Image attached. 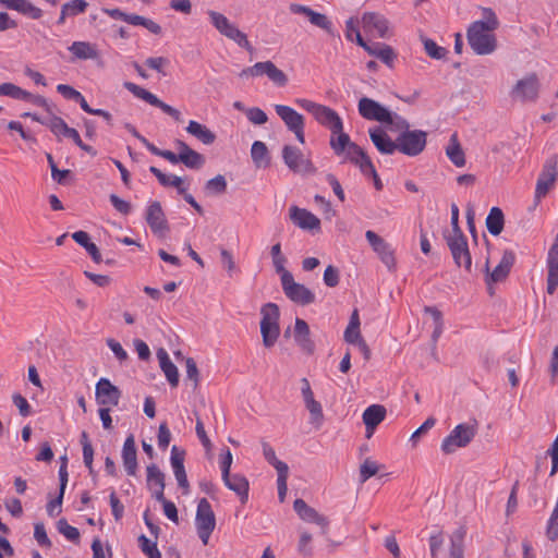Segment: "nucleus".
Here are the masks:
<instances>
[{"instance_id":"nucleus-1","label":"nucleus","mask_w":558,"mask_h":558,"mask_svg":"<svg viewBox=\"0 0 558 558\" xmlns=\"http://www.w3.org/2000/svg\"><path fill=\"white\" fill-rule=\"evenodd\" d=\"M498 27V20L489 10L487 21H475L468 28V43L472 50L480 56L490 54L496 50V37L493 32Z\"/></svg>"},{"instance_id":"nucleus-2","label":"nucleus","mask_w":558,"mask_h":558,"mask_svg":"<svg viewBox=\"0 0 558 558\" xmlns=\"http://www.w3.org/2000/svg\"><path fill=\"white\" fill-rule=\"evenodd\" d=\"M294 101L302 109L310 112L320 125L327 128L331 132V136L344 134L342 119L330 107L305 98H296Z\"/></svg>"},{"instance_id":"nucleus-3","label":"nucleus","mask_w":558,"mask_h":558,"mask_svg":"<svg viewBox=\"0 0 558 558\" xmlns=\"http://www.w3.org/2000/svg\"><path fill=\"white\" fill-rule=\"evenodd\" d=\"M260 333L263 338V344L266 348H272L280 336L279 307L275 303H267L260 308Z\"/></svg>"},{"instance_id":"nucleus-4","label":"nucleus","mask_w":558,"mask_h":558,"mask_svg":"<svg viewBox=\"0 0 558 558\" xmlns=\"http://www.w3.org/2000/svg\"><path fill=\"white\" fill-rule=\"evenodd\" d=\"M208 16L210 19L211 24L214 27L225 37L228 39L234 41L238 46L241 48H244L248 52H253V47L250 44L246 34H244L242 31H240L233 23L230 22V20L223 15L222 13H219L217 11H208Z\"/></svg>"},{"instance_id":"nucleus-5","label":"nucleus","mask_w":558,"mask_h":558,"mask_svg":"<svg viewBox=\"0 0 558 558\" xmlns=\"http://www.w3.org/2000/svg\"><path fill=\"white\" fill-rule=\"evenodd\" d=\"M195 524L198 537L204 545H207L208 539L216 527V517L211 505L206 498H202L198 501Z\"/></svg>"},{"instance_id":"nucleus-6","label":"nucleus","mask_w":558,"mask_h":558,"mask_svg":"<svg viewBox=\"0 0 558 558\" xmlns=\"http://www.w3.org/2000/svg\"><path fill=\"white\" fill-rule=\"evenodd\" d=\"M476 435V427L469 424L457 425L442 440L441 450L446 454L454 452L458 448L466 447Z\"/></svg>"},{"instance_id":"nucleus-7","label":"nucleus","mask_w":558,"mask_h":558,"mask_svg":"<svg viewBox=\"0 0 558 558\" xmlns=\"http://www.w3.org/2000/svg\"><path fill=\"white\" fill-rule=\"evenodd\" d=\"M427 142V133L422 130L405 131L397 137L398 150L407 156L420 155Z\"/></svg>"},{"instance_id":"nucleus-8","label":"nucleus","mask_w":558,"mask_h":558,"mask_svg":"<svg viewBox=\"0 0 558 558\" xmlns=\"http://www.w3.org/2000/svg\"><path fill=\"white\" fill-rule=\"evenodd\" d=\"M276 113L283 121L287 129L295 135L301 144L305 143V120L304 117L293 108L286 105H275Z\"/></svg>"},{"instance_id":"nucleus-9","label":"nucleus","mask_w":558,"mask_h":558,"mask_svg":"<svg viewBox=\"0 0 558 558\" xmlns=\"http://www.w3.org/2000/svg\"><path fill=\"white\" fill-rule=\"evenodd\" d=\"M123 86L125 89H128L130 93H132L136 98H140V99L146 101L147 104L161 109L165 113L172 117L177 122L182 121L181 112L179 110H177L175 108L163 102L162 100H160L156 95H154L149 90H147L132 82H124Z\"/></svg>"},{"instance_id":"nucleus-10","label":"nucleus","mask_w":558,"mask_h":558,"mask_svg":"<svg viewBox=\"0 0 558 558\" xmlns=\"http://www.w3.org/2000/svg\"><path fill=\"white\" fill-rule=\"evenodd\" d=\"M558 177V157H549L539 173L535 187V198L542 199L547 195L549 190L554 186Z\"/></svg>"},{"instance_id":"nucleus-11","label":"nucleus","mask_w":558,"mask_h":558,"mask_svg":"<svg viewBox=\"0 0 558 558\" xmlns=\"http://www.w3.org/2000/svg\"><path fill=\"white\" fill-rule=\"evenodd\" d=\"M330 147L338 156L344 154L345 160H349L354 165L359 163V160L366 155V151L362 147L356 143L351 142L350 136L347 133L340 134L337 137L331 136Z\"/></svg>"},{"instance_id":"nucleus-12","label":"nucleus","mask_w":558,"mask_h":558,"mask_svg":"<svg viewBox=\"0 0 558 558\" xmlns=\"http://www.w3.org/2000/svg\"><path fill=\"white\" fill-rule=\"evenodd\" d=\"M445 239L457 266L464 267L465 270L471 271L472 257L464 234L445 235Z\"/></svg>"},{"instance_id":"nucleus-13","label":"nucleus","mask_w":558,"mask_h":558,"mask_svg":"<svg viewBox=\"0 0 558 558\" xmlns=\"http://www.w3.org/2000/svg\"><path fill=\"white\" fill-rule=\"evenodd\" d=\"M282 158L286 166L293 172L314 173L316 168L312 161L303 155V153L291 145H284L282 148Z\"/></svg>"},{"instance_id":"nucleus-14","label":"nucleus","mask_w":558,"mask_h":558,"mask_svg":"<svg viewBox=\"0 0 558 558\" xmlns=\"http://www.w3.org/2000/svg\"><path fill=\"white\" fill-rule=\"evenodd\" d=\"M282 290L287 298L300 305H308L315 301L314 293L305 286L294 281L292 274H286Z\"/></svg>"},{"instance_id":"nucleus-15","label":"nucleus","mask_w":558,"mask_h":558,"mask_svg":"<svg viewBox=\"0 0 558 558\" xmlns=\"http://www.w3.org/2000/svg\"><path fill=\"white\" fill-rule=\"evenodd\" d=\"M293 509L304 522L316 524L322 535L326 536L328 534L329 520L326 515L319 513L300 498L294 500Z\"/></svg>"},{"instance_id":"nucleus-16","label":"nucleus","mask_w":558,"mask_h":558,"mask_svg":"<svg viewBox=\"0 0 558 558\" xmlns=\"http://www.w3.org/2000/svg\"><path fill=\"white\" fill-rule=\"evenodd\" d=\"M357 110L360 116L366 120L377 121L381 124L385 121H390V110L372 98L362 97L359 100Z\"/></svg>"},{"instance_id":"nucleus-17","label":"nucleus","mask_w":558,"mask_h":558,"mask_svg":"<svg viewBox=\"0 0 558 558\" xmlns=\"http://www.w3.org/2000/svg\"><path fill=\"white\" fill-rule=\"evenodd\" d=\"M122 392L108 378L101 377L95 387L96 402L101 407H117Z\"/></svg>"},{"instance_id":"nucleus-18","label":"nucleus","mask_w":558,"mask_h":558,"mask_svg":"<svg viewBox=\"0 0 558 558\" xmlns=\"http://www.w3.org/2000/svg\"><path fill=\"white\" fill-rule=\"evenodd\" d=\"M539 82L535 73L519 80L512 89V96L522 101H534L538 96Z\"/></svg>"},{"instance_id":"nucleus-19","label":"nucleus","mask_w":558,"mask_h":558,"mask_svg":"<svg viewBox=\"0 0 558 558\" xmlns=\"http://www.w3.org/2000/svg\"><path fill=\"white\" fill-rule=\"evenodd\" d=\"M514 260L515 255L511 250H506L504 252L499 264L493 269V271H489V262L487 260L485 264V269L487 272L486 283L490 286V283L504 281L508 277Z\"/></svg>"},{"instance_id":"nucleus-20","label":"nucleus","mask_w":558,"mask_h":558,"mask_svg":"<svg viewBox=\"0 0 558 558\" xmlns=\"http://www.w3.org/2000/svg\"><path fill=\"white\" fill-rule=\"evenodd\" d=\"M365 238L388 269H393L396 266V259L390 244L372 230L366 231Z\"/></svg>"},{"instance_id":"nucleus-21","label":"nucleus","mask_w":558,"mask_h":558,"mask_svg":"<svg viewBox=\"0 0 558 558\" xmlns=\"http://www.w3.org/2000/svg\"><path fill=\"white\" fill-rule=\"evenodd\" d=\"M145 219L155 234L162 235L169 231V226L159 202L155 201L148 205Z\"/></svg>"},{"instance_id":"nucleus-22","label":"nucleus","mask_w":558,"mask_h":558,"mask_svg":"<svg viewBox=\"0 0 558 558\" xmlns=\"http://www.w3.org/2000/svg\"><path fill=\"white\" fill-rule=\"evenodd\" d=\"M362 25L365 32L373 34L379 38H386L389 35L388 20L375 12H366L362 16Z\"/></svg>"},{"instance_id":"nucleus-23","label":"nucleus","mask_w":558,"mask_h":558,"mask_svg":"<svg viewBox=\"0 0 558 558\" xmlns=\"http://www.w3.org/2000/svg\"><path fill=\"white\" fill-rule=\"evenodd\" d=\"M356 43L359 46L363 47L368 52V54L378 58L389 68L393 66V61L397 56L390 46L380 43L368 45L364 41L360 32H356Z\"/></svg>"},{"instance_id":"nucleus-24","label":"nucleus","mask_w":558,"mask_h":558,"mask_svg":"<svg viewBox=\"0 0 558 558\" xmlns=\"http://www.w3.org/2000/svg\"><path fill=\"white\" fill-rule=\"evenodd\" d=\"M289 9L294 14L305 15L314 26L324 29L328 34H332V22L328 19L327 15L315 12L310 7L299 3H291Z\"/></svg>"},{"instance_id":"nucleus-25","label":"nucleus","mask_w":558,"mask_h":558,"mask_svg":"<svg viewBox=\"0 0 558 558\" xmlns=\"http://www.w3.org/2000/svg\"><path fill=\"white\" fill-rule=\"evenodd\" d=\"M184 450H180L177 446H173L171 448L170 462L173 469L175 480L178 482L179 487L183 489V493L187 494L190 489V484L184 468Z\"/></svg>"},{"instance_id":"nucleus-26","label":"nucleus","mask_w":558,"mask_h":558,"mask_svg":"<svg viewBox=\"0 0 558 558\" xmlns=\"http://www.w3.org/2000/svg\"><path fill=\"white\" fill-rule=\"evenodd\" d=\"M289 216L291 221L303 230L314 231L320 229V220L306 209L291 206Z\"/></svg>"},{"instance_id":"nucleus-27","label":"nucleus","mask_w":558,"mask_h":558,"mask_svg":"<svg viewBox=\"0 0 558 558\" xmlns=\"http://www.w3.org/2000/svg\"><path fill=\"white\" fill-rule=\"evenodd\" d=\"M368 133L371 141L380 154L392 155L398 150L397 140L392 141L383 128H372L368 130Z\"/></svg>"},{"instance_id":"nucleus-28","label":"nucleus","mask_w":558,"mask_h":558,"mask_svg":"<svg viewBox=\"0 0 558 558\" xmlns=\"http://www.w3.org/2000/svg\"><path fill=\"white\" fill-rule=\"evenodd\" d=\"M165 477V473L156 464L147 465L146 482L156 500H163Z\"/></svg>"},{"instance_id":"nucleus-29","label":"nucleus","mask_w":558,"mask_h":558,"mask_svg":"<svg viewBox=\"0 0 558 558\" xmlns=\"http://www.w3.org/2000/svg\"><path fill=\"white\" fill-rule=\"evenodd\" d=\"M179 150L180 162L190 169H201L205 163V157L192 149L186 143L181 140L174 142Z\"/></svg>"},{"instance_id":"nucleus-30","label":"nucleus","mask_w":558,"mask_h":558,"mask_svg":"<svg viewBox=\"0 0 558 558\" xmlns=\"http://www.w3.org/2000/svg\"><path fill=\"white\" fill-rule=\"evenodd\" d=\"M293 337L299 348L306 354H313L315 351V343L311 339V331L307 323L304 319L296 318L294 325Z\"/></svg>"},{"instance_id":"nucleus-31","label":"nucleus","mask_w":558,"mask_h":558,"mask_svg":"<svg viewBox=\"0 0 558 558\" xmlns=\"http://www.w3.org/2000/svg\"><path fill=\"white\" fill-rule=\"evenodd\" d=\"M122 461L125 472L130 476H135L138 468L137 450L133 435H129L122 448Z\"/></svg>"},{"instance_id":"nucleus-32","label":"nucleus","mask_w":558,"mask_h":558,"mask_svg":"<svg viewBox=\"0 0 558 558\" xmlns=\"http://www.w3.org/2000/svg\"><path fill=\"white\" fill-rule=\"evenodd\" d=\"M386 417V409L380 404H372L363 412V423L366 426V437L371 438L376 426Z\"/></svg>"},{"instance_id":"nucleus-33","label":"nucleus","mask_w":558,"mask_h":558,"mask_svg":"<svg viewBox=\"0 0 558 558\" xmlns=\"http://www.w3.org/2000/svg\"><path fill=\"white\" fill-rule=\"evenodd\" d=\"M225 485L232 492H234L242 504H245L248 499V481L245 476L240 474H228L227 477H222Z\"/></svg>"},{"instance_id":"nucleus-34","label":"nucleus","mask_w":558,"mask_h":558,"mask_svg":"<svg viewBox=\"0 0 558 558\" xmlns=\"http://www.w3.org/2000/svg\"><path fill=\"white\" fill-rule=\"evenodd\" d=\"M68 49L73 54L72 60H94L99 57L96 45L89 41H73Z\"/></svg>"},{"instance_id":"nucleus-35","label":"nucleus","mask_w":558,"mask_h":558,"mask_svg":"<svg viewBox=\"0 0 558 558\" xmlns=\"http://www.w3.org/2000/svg\"><path fill=\"white\" fill-rule=\"evenodd\" d=\"M157 359L161 371L163 372L167 380L172 387H177L179 384V372L177 366L171 362L168 352L160 348L157 351Z\"/></svg>"},{"instance_id":"nucleus-36","label":"nucleus","mask_w":558,"mask_h":558,"mask_svg":"<svg viewBox=\"0 0 558 558\" xmlns=\"http://www.w3.org/2000/svg\"><path fill=\"white\" fill-rule=\"evenodd\" d=\"M186 132L195 136L205 145H210L215 142L216 135L208 128L197 121L191 120L186 126Z\"/></svg>"},{"instance_id":"nucleus-37","label":"nucleus","mask_w":558,"mask_h":558,"mask_svg":"<svg viewBox=\"0 0 558 558\" xmlns=\"http://www.w3.org/2000/svg\"><path fill=\"white\" fill-rule=\"evenodd\" d=\"M446 155L456 167H463L465 165V155L456 133L450 137Z\"/></svg>"},{"instance_id":"nucleus-38","label":"nucleus","mask_w":558,"mask_h":558,"mask_svg":"<svg viewBox=\"0 0 558 558\" xmlns=\"http://www.w3.org/2000/svg\"><path fill=\"white\" fill-rule=\"evenodd\" d=\"M149 171L158 179L159 183L162 186H173L178 190L180 194H184L185 187L182 186V178L174 174H166L154 166L149 168Z\"/></svg>"},{"instance_id":"nucleus-39","label":"nucleus","mask_w":558,"mask_h":558,"mask_svg":"<svg viewBox=\"0 0 558 558\" xmlns=\"http://www.w3.org/2000/svg\"><path fill=\"white\" fill-rule=\"evenodd\" d=\"M505 217L499 207H493L486 218V227L490 234L499 235L504 229Z\"/></svg>"},{"instance_id":"nucleus-40","label":"nucleus","mask_w":558,"mask_h":558,"mask_svg":"<svg viewBox=\"0 0 558 558\" xmlns=\"http://www.w3.org/2000/svg\"><path fill=\"white\" fill-rule=\"evenodd\" d=\"M464 536L465 531L462 527L451 534L449 558H464Z\"/></svg>"},{"instance_id":"nucleus-41","label":"nucleus","mask_w":558,"mask_h":558,"mask_svg":"<svg viewBox=\"0 0 558 558\" xmlns=\"http://www.w3.org/2000/svg\"><path fill=\"white\" fill-rule=\"evenodd\" d=\"M252 160L256 167H267L269 165L268 149L264 142L255 141L251 148Z\"/></svg>"},{"instance_id":"nucleus-42","label":"nucleus","mask_w":558,"mask_h":558,"mask_svg":"<svg viewBox=\"0 0 558 558\" xmlns=\"http://www.w3.org/2000/svg\"><path fill=\"white\" fill-rule=\"evenodd\" d=\"M263 446V454H264V458L266 459V461L271 464L277 473H280V472H289V466L287 463H284L283 461H280L279 459H277L276 457V452L275 450L270 447L269 444L267 442H263L262 444Z\"/></svg>"},{"instance_id":"nucleus-43","label":"nucleus","mask_w":558,"mask_h":558,"mask_svg":"<svg viewBox=\"0 0 558 558\" xmlns=\"http://www.w3.org/2000/svg\"><path fill=\"white\" fill-rule=\"evenodd\" d=\"M227 191V180L222 174L208 180L205 184V192L208 195H220Z\"/></svg>"},{"instance_id":"nucleus-44","label":"nucleus","mask_w":558,"mask_h":558,"mask_svg":"<svg viewBox=\"0 0 558 558\" xmlns=\"http://www.w3.org/2000/svg\"><path fill=\"white\" fill-rule=\"evenodd\" d=\"M0 96L23 100V98L29 97V93L13 83H3L0 84Z\"/></svg>"},{"instance_id":"nucleus-45","label":"nucleus","mask_w":558,"mask_h":558,"mask_svg":"<svg viewBox=\"0 0 558 558\" xmlns=\"http://www.w3.org/2000/svg\"><path fill=\"white\" fill-rule=\"evenodd\" d=\"M138 546L148 558H161L157 542L149 539L144 534L138 537Z\"/></svg>"},{"instance_id":"nucleus-46","label":"nucleus","mask_w":558,"mask_h":558,"mask_svg":"<svg viewBox=\"0 0 558 558\" xmlns=\"http://www.w3.org/2000/svg\"><path fill=\"white\" fill-rule=\"evenodd\" d=\"M305 408L310 412L311 424H313L316 428H319L324 421V413H323L322 404L318 401L313 400V401L305 403Z\"/></svg>"},{"instance_id":"nucleus-47","label":"nucleus","mask_w":558,"mask_h":558,"mask_svg":"<svg viewBox=\"0 0 558 558\" xmlns=\"http://www.w3.org/2000/svg\"><path fill=\"white\" fill-rule=\"evenodd\" d=\"M87 8L88 2L85 0H70L62 4L63 13H66L69 17L85 13Z\"/></svg>"},{"instance_id":"nucleus-48","label":"nucleus","mask_w":558,"mask_h":558,"mask_svg":"<svg viewBox=\"0 0 558 558\" xmlns=\"http://www.w3.org/2000/svg\"><path fill=\"white\" fill-rule=\"evenodd\" d=\"M15 11L34 20H38L43 16V10L35 7L29 0H20Z\"/></svg>"},{"instance_id":"nucleus-49","label":"nucleus","mask_w":558,"mask_h":558,"mask_svg":"<svg viewBox=\"0 0 558 558\" xmlns=\"http://www.w3.org/2000/svg\"><path fill=\"white\" fill-rule=\"evenodd\" d=\"M59 533L71 542L80 541V531L68 523L65 519H60L57 523Z\"/></svg>"},{"instance_id":"nucleus-50","label":"nucleus","mask_w":558,"mask_h":558,"mask_svg":"<svg viewBox=\"0 0 558 558\" xmlns=\"http://www.w3.org/2000/svg\"><path fill=\"white\" fill-rule=\"evenodd\" d=\"M312 534L307 531H300V539L298 543V551L303 557H311L313 555Z\"/></svg>"},{"instance_id":"nucleus-51","label":"nucleus","mask_w":558,"mask_h":558,"mask_svg":"<svg viewBox=\"0 0 558 558\" xmlns=\"http://www.w3.org/2000/svg\"><path fill=\"white\" fill-rule=\"evenodd\" d=\"M44 125L48 126L57 136L64 135L71 129L62 118L57 116L50 117L48 122H44Z\"/></svg>"},{"instance_id":"nucleus-52","label":"nucleus","mask_w":558,"mask_h":558,"mask_svg":"<svg viewBox=\"0 0 558 558\" xmlns=\"http://www.w3.org/2000/svg\"><path fill=\"white\" fill-rule=\"evenodd\" d=\"M423 45L425 52L433 59L440 60L447 53L446 48L438 46L433 39L424 38Z\"/></svg>"},{"instance_id":"nucleus-53","label":"nucleus","mask_w":558,"mask_h":558,"mask_svg":"<svg viewBox=\"0 0 558 558\" xmlns=\"http://www.w3.org/2000/svg\"><path fill=\"white\" fill-rule=\"evenodd\" d=\"M378 469V464L375 461L371 460L369 458L365 459L360 466V482L363 484L368 478L376 475Z\"/></svg>"},{"instance_id":"nucleus-54","label":"nucleus","mask_w":558,"mask_h":558,"mask_svg":"<svg viewBox=\"0 0 558 558\" xmlns=\"http://www.w3.org/2000/svg\"><path fill=\"white\" fill-rule=\"evenodd\" d=\"M131 25L143 26L155 35H159L161 33V26L158 23L142 15L135 14L133 21H131Z\"/></svg>"},{"instance_id":"nucleus-55","label":"nucleus","mask_w":558,"mask_h":558,"mask_svg":"<svg viewBox=\"0 0 558 558\" xmlns=\"http://www.w3.org/2000/svg\"><path fill=\"white\" fill-rule=\"evenodd\" d=\"M384 124L390 125L391 131H401V133L405 132V131H410L409 122L401 116L393 113L391 111H390V121H385Z\"/></svg>"},{"instance_id":"nucleus-56","label":"nucleus","mask_w":558,"mask_h":558,"mask_svg":"<svg viewBox=\"0 0 558 558\" xmlns=\"http://www.w3.org/2000/svg\"><path fill=\"white\" fill-rule=\"evenodd\" d=\"M245 114L253 124L262 125L268 121L267 114L257 107L248 108L245 110Z\"/></svg>"},{"instance_id":"nucleus-57","label":"nucleus","mask_w":558,"mask_h":558,"mask_svg":"<svg viewBox=\"0 0 558 558\" xmlns=\"http://www.w3.org/2000/svg\"><path fill=\"white\" fill-rule=\"evenodd\" d=\"M186 378L193 381V389L195 390L199 384V372L195 361L192 357L185 360Z\"/></svg>"},{"instance_id":"nucleus-58","label":"nucleus","mask_w":558,"mask_h":558,"mask_svg":"<svg viewBox=\"0 0 558 558\" xmlns=\"http://www.w3.org/2000/svg\"><path fill=\"white\" fill-rule=\"evenodd\" d=\"M267 77L278 86H284L288 83V77L284 72L278 69L274 62L268 70Z\"/></svg>"},{"instance_id":"nucleus-59","label":"nucleus","mask_w":558,"mask_h":558,"mask_svg":"<svg viewBox=\"0 0 558 558\" xmlns=\"http://www.w3.org/2000/svg\"><path fill=\"white\" fill-rule=\"evenodd\" d=\"M428 543H429L430 557L437 558L439 550L441 549V547L444 545L442 532H437L435 534H432L429 536Z\"/></svg>"},{"instance_id":"nucleus-60","label":"nucleus","mask_w":558,"mask_h":558,"mask_svg":"<svg viewBox=\"0 0 558 558\" xmlns=\"http://www.w3.org/2000/svg\"><path fill=\"white\" fill-rule=\"evenodd\" d=\"M12 401L14 405L19 409V412L22 416H28L32 413V408L28 401L20 393H14L12 396Z\"/></svg>"},{"instance_id":"nucleus-61","label":"nucleus","mask_w":558,"mask_h":558,"mask_svg":"<svg viewBox=\"0 0 558 558\" xmlns=\"http://www.w3.org/2000/svg\"><path fill=\"white\" fill-rule=\"evenodd\" d=\"M157 440L160 449H166L170 444L171 433L166 422L159 425Z\"/></svg>"},{"instance_id":"nucleus-62","label":"nucleus","mask_w":558,"mask_h":558,"mask_svg":"<svg viewBox=\"0 0 558 558\" xmlns=\"http://www.w3.org/2000/svg\"><path fill=\"white\" fill-rule=\"evenodd\" d=\"M111 205L114 207L117 211H119L122 215H129L131 213L132 206L129 202L120 198L116 194H111L109 196Z\"/></svg>"},{"instance_id":"nucleus-63","label":"nucleus","mask_w":558,"mask_h":558,"mask_svg":"<svg viewBox=\"0 0 558 558\" xmlns=\"http://www.w3.org/2000/svg\"><path fill=\"white\" fill-rule=\"evenodd\" d=\"M169 60L165 57H150L146 59L145 64L150 68L151 70H155L163 75L166 73L163 72V68L169 65Z\"/></svg>"},{"instance_id":"nucleus-64","label":"nucleus","mask_w":558,"mask_h":558,"mask_svg":"<svg viewBox=\"0 0 558 558\" xmlns=\"http://www.w3.org/2000/svg\"><path fill=\"white\" fill-rule=\"evenodd\" d=\"M324 282L327 287L333 288L339 283V270L329 265L324 272Z\"/></svg>"}]
</instances>
